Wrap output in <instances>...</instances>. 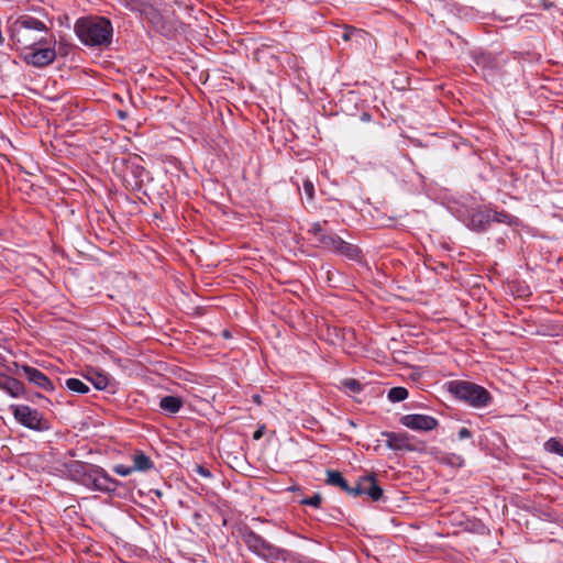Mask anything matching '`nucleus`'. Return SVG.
Masks as SVG:
<instances>
[{
    "mask_svg": "<svg viewBox=\"0 0 563 563\" xmlns=\"http://www.w3.org/2000/svg\"><path fill=\"white\" fill-rule=\"evenodd\" d=\"M10 38L21 49H33L37 45H52L49 29L40 20L23 15L15 20L9 29Z\"/></svg>",
    "mask_w": 563,
    "mask_h": 563,
    "instance_id": "nucleus-1",
    "label": "nucleus"
},
{
    "mask_svg": "<svg viewBox=\"0 0 563 563\" xmlns=\"http://www.w3.org/2000/svg\"><path fill=\"white\" fill-rule=\"evenodd\" d=\"M75 32L86 45H109L112 36V25L104 18H86L76 22Z\"/></svg>",
    "mask_w": 563,
    "mask_h": 563,
    "instance_id": "nucleus-2",
    "label": "nucleus"
},
{
    "mask_svg": "<svg viewBox=\"0 0 563 563\" xmlns=\"http://www.w3.org/2000/svg\"><path fill=\"white\" fill-rule=\"evenodd\" d=\"M450 390L457 398L468 402L473 407H485L492 399L489 393L484 387L470 382L452 383Z\"/></svg>",
    "mask_w": 563,
    "mask_h": 563,
    "instance_id": "nucleus-3",
    "label": "nucleus"
},
{
    "mask_svg": "<svg viewBox=\"0 0 563 563\" xmlns=\"http://www.w3.org/2000/svg\"><path fill=\"white\" fill-rule=\"evenodd\" d=\"M243 540L251 551L265 559L286 562L290 555L286 550L272 545L253 531H246Z\"/></svg>",
    "mask_w": 563,
    "mask_h": 563,
    "instance_id": "nucleus-4",
    "label": "nucleus"
},
{
    "mask_svg": "<svg viewBox=\"0 0 563 563\" xmlns=\"http://www.w3.org/2000/svg\"><path fill=\"white\" fill-rule=\"evenodd\" d=\"M14 418L24 427L37 431L48 429L46 421L43 422L41 413L29 406H12Z\"/></svg>",
    "mask_w": 563,
    "mask_h": 563,
    "instance_id": "nucleus-5",
    "label": "nucleus"
},
{
    "mask_svg": "<svg viewBox=\"0 0 563 563\" xmlns=\"http://www.w3.org/2000/svg\"><path fill=\"white\" fill-rule=\"evenodd\" d=\"M43 47L33 48L24 56L27 64L36 67H45L54 62L56 52L51 45H42Z\"/></svg>",
    "mask_w": 563,
    "mask_h": 563,
    "instance_id": "nucleus-6",
    "label": "nucleus"
},
{
    "mask_svg": "<svg viewBox=\"0 0 563 563\" xmlns=\"http://www.w3.org/2000/svg\"><path fill=\"white\" fill-rule=\"evenodd\" d=\"M407 428L419 431H430L438 426V421L426 415H406L400 419Z\"/></svg>",
    "mask_w": 563,
    "mask_h": 563,
    "instance_id": "nucleus-7",
    "label": "nucleus"
},
{
    "mask_svg": "<svg viewBox=\"0 0 563 563\" xmlns=\"http://www.w3.org/2000/svg\"><path fill=\"white\" fill-rule=\"evenodd\" d=\"M386 437V444L394 451H413L416 446L407 433L383 432Z\"/></svg>",
    "mask_w": 563,
    "mask_h": 563,
    "instance_id": "nucleus-8",
    "label": "nucleus"
},
{
    "mask_svg": "<svg viewBox=\"0 0 563 563\" xmlns=\"http://www.w3.org/2000/svg\"><path fill=\"white\" fill-rule=\"evenodd\" d=\"M22 371L30 382L35 384L36 386L43 388L44 390H53V384L49 378L44 375L41 371L31 367L29 365H23Z\"/></svg>",
    "mask_w": 563,
    "mask_h": 563,
    "instance_id": "nucleus-9",
    "label": "nucleus"
},
{
    "mask_svg": "<svg viewBox=\"0 0 563 563\" xmlns=\"http://www.w3.org/2000/svg\"><path fill=\"white\" fill-rule=\"evenodd\" d=\"M476 218H486V222H500V223H512V217L505 212L488 210L485 212H476L473 214V222L475 223Z\"/></svg>",
    "mask_w": 563,
    "mask_h": 563,
    "instance_id": "nucleus-10",
    "label": "nucleus"
},
{
    "mask_svg": "<svg viewBox=\"0 0 563 563\" xmlns=\"http://www.w3.org/2000/svg\"><path fill=\"white\" fill-rule=\"evenodd\" d=\"M0 389L5 390L12 397H19L24 393L23 384L13 377H0Z\"/></svg>",
    "mask_w": 563,
    "mask_h": 563,
    "instance_id": "nucleus-11",
    "label": "nucleus"
},
{
    "mask_svg": "<svg viewBox=\"0 0 563 563\" xmlns=\"http://www.w3.org/2000/svg\"><path fill=\"white\" fill-rule=\"evenodd\" d=\"M69 472L71 473L73 476H79L80 474H82L85 477H87V478L81 479L85 484H88L89 474H93V473L99 474L100 473V471L98 468H95L91 465L84 464V463L77 462V461L73 462L69 465Z\"/></svg>",
    "mask_w": 563,
    "mask_h": 563,
    "instance_id": "nucleus-12",
    "label": "nucleus"
},
{
    "mask_svg": "<svg viewBox=\"0 0 563 563\" xmlns=\"http://www.w3.org/2000/svg\"><path fill=\"white\" fill-rule=\"evenodd\" d=\"M363 484H365V495H368L374 501L382 498L383 489L377 485L374 475L363 476Z\"/></svg>",
    "mask_w": 563,
    "mask_h": 563,
    "instance_id": "nucleus-13",
    "label": "nucleus"
},
{
    "mask_svg": "<svg viewBox=\"0 0 563 563\" xmlns=\"http://www.w3.org/2000/svg\"><path fill=\"white\" fill-rule=\"evenodd\" d=\"M334 251L351 260H356L361 253L357 246L344 242L341 238L336 242Z\"/></svg>",
    "mask_w": 563,
    "mask_h": 563,
    "instance_id": "nucleus-14",
    "label": "nucleus"
},
{
    "mask_svg": "<svg viewBox=\"0 0 563 563\" xmlns=\"http://www.w3.org/2000/svg\"><path fill=\"white\" fill-rule=\"evenodd\" d=\"M334 251L351 260H356L361 253L357 246L344 242L341 238L336 242Z\"/></svg>",
    "mask_w": 563,
    "mask_h": 563,
    "instance_id": "nucleus-15",
    "label": "nucleus"
},
{
    "mask_svg": "<svg viewBox=\"0 0 563 563\" xmlns=\"http://www.w3.org/2000/svg\"><path fill=\"white\" fill-rule=\"evenodd\" d=\"M159 406L164 411L176 413L181 408L183 400L179 397L166 396L162 398Z\"/></svg>",
    "mask_w": 563,
    "mask_h": 563,
    "instance_id": "nucleus-16",
    "label": "nucleus"
},
{
    "mask_svg": "<svg viewBox=\"0 0 563 563\" xmlns=\"http://www.w3.org/2000/svg\"><path fill=\"white\" fill-rule=\"evenodd\" d=\"M89 481H91L93 487L98 490H110L109 484L114 483L107 474L101 473L97 476L96 473L89 474Z\"/></svg>",
    "mask_w": 563,
    "mask_h": 563,
    "instance_id": "nucleus-17",
    "label": "nucleus"
},
{
    "mask_svg": "<svg viewBox=\"0 0 563 563\" xmlns=\"http://www.w3.org/2000/svg\"><path fill=\"white\" fill-rule=\"evenodd\" d=\"M327 476H328V478H327L328 485L339 486L343 490H349L347 482L344 479V477L342 476V474L340 472L328 471Z\"/></svg>",
    "mask_w": 563,
    "mask_h": 563,
    "instance_id": "nucleus-18",
    "label": "nucleus"
},
{
    "mask_svg": "<svg viewBox=\"0 0 563 563\" xmlns=\"http://www.w3.org/2000/svg\"><path fill=\"white\" fill-rule=\"evenodd\" d=\"M88 380L99 390H103L107 388L109 384L108 375L101 372H92L91 377H88Z\"/></svg>",
    "mask_w": 563,
    "mask_h": 563,
    "instance_id": "nucleus-19",
    "label": "nucleus"
},
{
    "mask_svg": "<svg viewBox=\"0 0 563 563\" xmlns=\"http://www.w3.org/2000/svg\"><path fill=\"white\" fill-rule=\"evenodd\" d=\"M133 471H147L152 467L151 460L143 453H137L134 456Z\"/></svg>",
    "mask_w": 563,
    "mask_h": 563,
    "instance_id": "nucleus-20",
    "label": "nucleus"
},
{
    "mask_svg": "<svg viewBox=\"0 0 563 563\" xmlns=\"http://www.w3.org/2000/svg\"><path fill=\"white\" fill-rule=\"evenodd\" d=\"M66 386L69 390L79 394H86L89 391V387L78 378H68L66 380Z\"/></svg>",
    "mask_w": 563,
    "mask_h": 563,
    "instance_id": "nucleus-21",
    "label": "nucleus"
},
{
    "mask_svg": "<svg viewBox=\"0 0 563 563\" xmlns=\"http://www.w3.org/2000/svg\"><path fill=\"white\" fill-rule=\"evenodd\" d=\"M344 30L345 31L342 35V38L345 42L352 41L353 35H360L363 40H366V37L368 36V34L365 31H363L361 29H356L354 26L345 25Z\"/></svg>",
    "mask_w": 563,
    "mask_h": 563,
    "instance_id": "nucleus-22",
    "label": "nucleus"
},
{
    "mask_svg": "<svg viewBox=\"0 0 563 563\" xmlns=\"http://www.w3.org/2000/svg\"><path fill=\"white\" fill-rule=\"evenodd\" d=\"M339 239L340 238L334 234H321V236L318 239V242L322 247L334 251Z\"/></svg>",
    "mask_w": 563,
    "mask_h": 563,
    "instance_id": "nucleus-23",
    "label": "nucleus"
},
{
    "mask_svg": "<svg viewBox=\"0 0 563 563\" xmlns=\"http://www.w3.org/2000/svg\"><path fill=\"white\" fill-rule=\"evenodd\" d=\"M408 397V390L404 387H393L388 391V399L393 402L402 401Z\"/></svg>",
    "mask_w": 563,
    "mask_h": 563,
    "instance_id": "nucleus-24",
    "label": "nucleus"
},
{
    "mask_svg": "<svg viewBox=\"0 0 563 563\" xmlns=\"http://www.w3.org/2000/svg\"><path fill=\"white\" fill-rule=\"evenodd\" d=\"M544 449L548 452L555 453L560 456H563V442H561L554 438H552L545 442Z\"/></svg>",
    "mask_w": 563,
    "mask_h": 563,
    "instance_id": "nucleus-25",
    "label": "nucleus"
},
{
    "mask_svg": "<svg viewBox=\"0 0 563 563\" xmlns=\"http://www.w3.org/2000/svg\"><path fill=\"white\" fill-rule=\"evenodd\" d=\"M343 386L353 393H358L362 389V385L357 379L349 378L343 380Z\"/></svg>",
    "mask_w": 563,
    "mask_h": 563,
    "instance_id": "nucleus-26",
    "label": "nucleus"
},
{
    "mask_svg": "<svg viewBox=\"0 0 563 563\" xmlns=\"http://www.w3.org/2000/svg\"><path fill=\"white\" fill-rule=\"evenodd\" d=\"M322 501V497L319 493L314 494L313 496L309 497V498H305L302 499L300 503L302 505H309V506H312V507H319L320 504Z\"/></svg>",
    "mask_w": 563,
    "mask_h": 563,
    "instance_id": "nucleus-27",
    "label": "nucleus"
},
{
    "mask_svg": "<svg viewBox=\"0 0 563 563\" xmlns=\"http://www.w3.org/2000/svg\"><path fill=\"white\" fill-rule=\"evenodd\" d=\"M347 494L350 495H354V496H357V495H363L364 492H365V484H363V477L360 478L358 483L356 484L355 487H350L349 486V490H345Z\"/></svg>",
    "mask_w": 563,
    "mask_h": 563,
    "instance_id": "nucleus-28",
    "label": "nucleus"
},
{
    "mask_svg": "<svg viewBox=\"0 0 563 563\" xmlns=\"http://www.w3.org/2000/svg\"><path fill=\"white\" fill-rule=\"evenodd\" d=\"M303 190L305 194L307 195L308 200H312L314 195V187L310 180L303 181Z\"/></svg>",
    "mask_w": 563,
    "mask_h": 563,
    "instance_id": "nucleus-29",
    "label": "nucleus"
},
{
    "mask_svg": "<svg viewBox=\"0 0 563 563\" xmlns=\"http://www.w3.org/2000/svg\"><path fill=\"white\" fill-rule=\"evenodd\" d=\"M531 8H539L542 7L544 9H549L552 7L551 2H548L547 0H529L528 3Z\"/></svg>",
    "mask_w": 563,
    "mask_h": 563,
    "instance_id": "nucleus-30",
    "label": "nucleus"
},
{
    "mask_svg": "<svg viewBox=\"0 0 563 563\" xmlns=\"http://www.w3.org/2000/svg\"><path fill=\"white\" fill-rule=\"evenodd\" d=\"M113 471L121 476H126L133 472V467H128L124 465H117V466H114Z\"/></svg>",
    "mask_w": 563,
    "mask_h": 563,
    "instance_id": "nucleus-31",
    "label": "nucleus"
},
{
    "mask_svg": "<svg viewBox=\"0 0 563 563\" xmlns=\"http://www.w3.org/2000/svg\"><path fill=\"white\" fill-rule=\"evenodd\" d=\"M310 232H312L317 239H319L321 234H324L322 225L319 222L312 224Z\"/></svg>",
    "mask_w": 563,
    "mask_h": 563,
    "instance_id": "nucleus-32",
    "label": "nucleus"
},
{
    "mask_svg": "<svg viewBox=\"0 0 563 563\" xmlns=\"http://www.w3.org/2000/svg\"><path fill=\"white\" fill-rule=\"evenodd\" d=\"M195 471H196L199 475H201V476H203V477H210V476H211L210 471H209L208 468L203 467L202 465H196V466H195Z\"/></svg>",
    "mask_w": 563,
    "mask_h": 563,
    "instance_id": "nucleus-33",
    "label": "nucleus"
},
{
    "mask_svg": "<svg viewBox=\"0 0 563 563\" xmlns=\"http://www.w3.org/2000/svg\"><path fill=\"white\" fill-rule=\"evenodd\" d=\"M473 221V219L471 220ZM489 222H486V218H476V221L475 223L472 222V225L474 228H478V229H484L486 224H488Z\"/></svg>",
    "mask_w": 563,
    "mask_h": 563,
    "instance_id": "nucleus-34",
    "label": "nucleus"
},
{
    "mask_svg": "<svg viewBox=\"0 0 563 563\" xmlns=\"http://www.w3.org/2000/svg\"><path fill=\"white\" fill-rule=\"evenodd\" d=\"M264 431H265V426L260 427V428L254 432V434H253V439H254V440H260V439L263 437Z\"/></svg>",
    "mask_w": 563,
    "mask_h": 563,
    "instance_id": "nucleus-35",
    "label": "nucleus"
},
{
    "mask_svg": "<svg viewBox=\"0 0 563 563\" xmlns=\"http://www.w3.org/2000/svg\"><path fill=\"white\" fill-rule=\"evenodd\" d=\"M471 437V431L467 429V428H462L460 431H459V438L462 440V439H466V438H470Z\"/></svg>",
    "mask_w": 563,
    "mask_h": 563,
    "instance_id": "nucleus-36",
    "label": "nucleus"
},
{
    "mask_svg": "<svg viewBox=\"0 0 563 563\" xmlns=\"http://www.w3.org/2000/svg\"><path fill=\"white\" fill-rule=\"evenodd\" d=\"M92 372H97V371H96V369H93V368H88V369H87V374L85 375V377H86L87 379H88V377H91Z\"/></svg>",
    "mask_w": 563,
    "mask_h": 563,
    "instance_id": "nucleus-37",
    "label": "nucleus"
},
{
    "mask_svg": "<svg viewBox=\"0 0 563 563\" xmlns=\"http://www.w3.org/2000/svg\"><path fill=\"white\" fill-rule=\"evenodd\" d=\"M353 40L356 42V43H361V42H364L365 40H363L360 35H353Z\"/></svg>",
    "mask_w": 563,
    "mask_h": 563,
    "instance_id": "nucleus-38",
    "label": "nucleus"
},
{
    "mask_svg": "<svg viewBox=\"0 0 563 563\" xmlns=\"http://www.w3.org/2000/svg\"><path fill=\"white\" fill-rule=\"evenodd\" d=\"M253 400H254L256 404H258V405L261 404V398H260V396H258V395H255V396L253 397Z\"/></svg>",
    "mask_w": 563,
    "mask_h": 563,
    "instance_id": "nucleus-39",
    "label": "nucleus"
},
{
    "mask_svg": "<svg viewBox=\"0 0 563 563\" xmlns=\"http://www.w3.org/2000/svg\"><path fill=\"white\" fill-rule=\"evenodd\" d=\"M223 336H224V338H230V336H231V335H230V332H229L228 330H224V331H223Z\"/></svg>",
    "mask_w": 563,
    "mask_h": 563,
    "instance_id": "nucleus-40",
    "label": "nucleus"
}]
</instances>
